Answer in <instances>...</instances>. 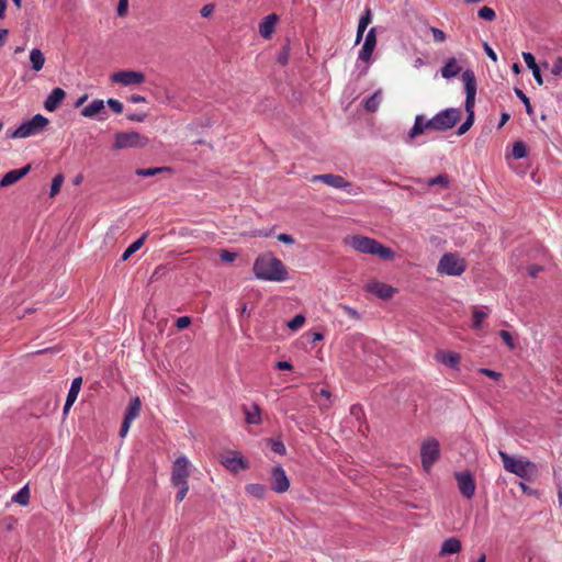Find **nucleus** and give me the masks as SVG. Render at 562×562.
I'll return each mask as SVG.
<instances>
[{
	"label": "nucleus",
	"mask_w": 562,
	"mask_h": 562,
	"mask_svg": "<svg viewBox=\"0 0 562 562\" xmlns=\"http://www.w3.org/2000/svg\"><path fill=\"white\" fill-rule=\"evenodd\" d=\"M111 80L122 86L140 85L145 81V75L135 70H121L112 74Z\"/></svg>",
	"instance_id": "f8f14e48"
},
{
	"label": "nucleus",
	"mask_w": 562,
	"mask_h": 562,
	"mask_svg": "<svg viewBox=\"0 0 562 562\" xmlns=\"http://www.w3.org/2000/svg\"><path fill=\"white\" fill-rule=\"evenodd\" d=\"M341 308L344 310V312L349 315L350 317L355 318V319H359V313L350 307V306H347V305H341Z\"/></svg>",
	"instance_id": "bf43d9fd"
},
{
	"label": "nucleus",
	"mask_w": 562,
	"mask_h": 562,
	"mask_svg": "<svg viewBox=\"0 0 562 562\" xmlns=\"http://www.w3.org/2000/svg\"><path fill=\"white\" fill-rule=\"evenodd\" d=\"M484 50L486 53V55L493 60V61H496L497 60V55L496 53L493 50V48L487 44V43H484Z\"/></svg>",
	"instance_id": "680f3d73"
},
{
	"label": "nucleus",
	"mask_w": 562,
	"mask_h": 562,
	"mask_svg": "<svg viewBox=\"0 0 562 562\" xmlns=\"http://www.w3.org/2000/svg\"><path fill=\"white\" fill-rule=\"evenodd\" d=\"M290 487V481L281 467H276L271 475V488L277 493H284Z\"/></svg>",
	"instance_id": "dca6fc26"
},
{
	"label": "nucleus",
	"mask_w": 562,
	"mask_h": 562,
	"mask_svg": "<svg viewBox=\"0 0 562 562\" xmlns=\"http://www.w3.org/2000/svg\"><path fill=\"white\" fill-rule=\"evenodd\" d=\"M381 90L375 91L370 98H368L364 102V108L368 112H375L381 103Z\"/></svg>",
	"instance_id": "7c9ffc66"
},
{
	"label": "nucleus",
	"mask_w": 562,
	"mask_h": 562,
	"mask_svg": "<svg viewBox=\"0 0 562 562\" xmlns=\"http://www.w3.org/2000/svg\"><path fill=\"white\" fill-rule=\"evenodd\" d=\"M130 101H131L132 103H145L147 100H146V98H145V97H143V95H139V94H132V95L130 97Z\"/></svg>",
	"instance_id": "0e129e2a"
},
{
	"label": "nucleus",
	"mask_w": 562,
	"mask_h": 562,
	"mask_svg": "<svg viewBox=\"0 0 562 562\" xmlns=\"http://www.w3.org/2000/svg\"><path fill=\"white\" fill-rule=\"evenodd\" d=\"M311 181H322L329 187L344 190H347L349 187H351V183L347 181L344 177L333 173L315 175L311 178Z\"/></svg>",
	"instance_id": "2eb2a0df"
},
{
	"label": "nucleus",
	"mask_w": 562,
	"mask_h": 562,
	"mask_svg": "<svg viewBox=\"0 0 562 562\" xmlns=\"http://www.w3.org/2000/svg\"><path fill=\"white\" fill-rule=\"evenodd\" d=\"M12 502L26 506L30 503L29 486H23L16 494L13 495Z\"/></svg>",
	"instance_id": "f704fd0d"
},
{
	"label": "nucleus",
	"mask_w": 562,
	"mask_h": 562,
	"mask_svg": "<svg viewBox=\"0 0 562 562\" xmlns=\"http://www.w3.org/2000/svg\"><path fill=\"white\" fill-rule=\"evenodd\" d=\"M480 372L491 379L498 380L502 374L499 372L493 371L491 369L483 368L480 370Z\"/></svg>",
	"instance_id": "4d7b16f0"
},
{
	"label": "nucleus",
	"mask_w": 562,
	"mask_h": 562,
	"mask_svg": "<svg viewBox=\"0 0 562 562\" xmlns=\"http://www.w3.org/2000/svg\"><path fill=\"white\" fill-rule=\"evenodd\" d=\"M376 46V29L371 27L366 36L362 48L359 52L358 58L368 63L371 59L372 53Z\"/></svg>",
	"instance_id": "f3484780"
},
{
	"label": "nucleus",
	"mask_w": 562,
	"mask_h": 562,
	"mask_svg": "<svg viewBox=\"0 0 562 562\" xmlns=\"http://www.w3.org/2000/svg\"><path fill=\"white\" fill-rule=\"evenodd\" d=\"M214 12V5L209 3L202 7L200 13L203 18H210Z\"/></svg>",
	"instance_id": "6e6d98bb"
},
{
	"label": "nucleus",
	"mask_w": 562,
	"mask_h": 562,
	"mask_svg": "<svg viewBox=\"0 0 562 562\" xmlns=\"http://www.w3.org/2000/svg\"><path fill=\"white\" fill-rule=\"evenodd\" d=\"M486 317H487L486 312H484L477 307H474L473 312H472V319H473L472 328L475 330L481 329L482 323L486 319Z\"/></svg>",
	"instance_id": "72a5a7b5"
},
{
	"label": "nucleus",
	"mask_w": 562,
	"mask_h": 562,
	"mask_svg": "<svg viewBox=\"0 0 562 562\" xmlns=\"http://www.w3.org/2000/svg\"><path fill=\"white\" fill-rule=\"evenodd\" d=\"M30 60H31V64H32V68L35 70V71H40L43 69L44 67V64H45V56L44 54L42 53L41 49L38 48H33L30 53Z\"/></svg>",
	"instance_id": "cd10ccee"
},
{
	"label": "nucleus",
	"mask_w": 562,
	"mask_h": 562,
	"mask_svg": "<svg viewBox=\"0 0 562 562\" xmlns=\"http://www.w3.org/2000/svg\"><path fill=\"white\" fill-rule=\"evenodd\" d=\"M305 324V316L303 314L295 315L291 321L288 322V328L295 331Z\"/></svg>",
	"instance_id": "58836bf2"
},
{
	"label": "nucleus",
	"mask_w": 562,
	"mask_h": 562,
	"mask_svg": "<svg viewBox=\"0 0 562 562\" xmlns=\"http://www.w3.org/2000/svg\"><path fill=\"white\" fill-rule=\"evenodd\" d=\"M541 270H542V268H541L540 266H536V265H533V266H530V267L528 268V273H529V276H530V277H532V278H537V277H538V273H539Z\"/></svg>",
	"instance_id": "e2e57ef3"
},
{
	"label": "nucleus",
	"mask_w": 562,
	"mask_h": 562,
	"mask_svg": "<svg viewBox=\"0 0 562 562\" xmlns=\"http://www.w3.org/2000/svg\"><path fill=\"white\" fill-rule=\"evenodd\" d=\"M465 270V262L453 254H445L439 260L437 271L440 274L461 276Z\"/></svg>",
	"instance_id": "0eeeda50"
},
{
	"label": "nucleus",
	"mask_w": 562,
	"mask_h": 562,
	"mask_svg": "<svg viewBox=\"0 0 562 562\" xmlns=\"http://www.w3.org/2000/svg\"><path fill=\"white\" fill-rule=\"evenodd\" d=\"M277 238L279 241L288 244V245H293L295 241L291 235L285 234V233L279 234Z\"/></svg>",
	"instance_id": "13d9d810"
},
{
	"label": "nucleus",
	"mask_w": 562,
	"mask_h": 562,
	"mask_svg": "<svg viewBox=\"0 0 562 562\" xmlns=\"http://www.w3.org/2000/svg\"><path fill=\"white\" fill-rule=\"evenodd\" d=\"M148 142L147 136L137 132H121L115 134L113 149L143 148Z\"/></svg>",
	"instance_id": "423d86ee"
},
{
	"label": "nucleus",
	"mask_w": 562,
	"mask_h": 562,
	"mask_svg": "<svg viewBox=\"0 0 562 562\" xmlns=\"http://www.w3.org/2000/svg\"><path fill=\"white\" fill-rule=\"evenodd\" d=\"M366 289L368 292L373 293L383 300L391 299L395 293V289L393 286L380 281L370 282L367 284Z\"/></svg>",
	"instance_id": "a211bd4d"
},
{
	"label": "nucleus",
	"mask_w": 562,
	"mask_h": 562,
	"mask_svg": "<svg viewBox=\"0 0 562 562\" xmlns=\"http://www.w3.org/2000/svg\"><path fill=\"white\" fill-rule=\"evenodd\" d=\"M440 453L439 442L436 439H428L422 445V463L426 471L438 460Z\"/></svg>",
	"instance_id": "1a4fd4ad"
},
{
	"label": "nucleus",
	"mask_w": 562,
	"mask_h": 562,
	"mask_svg": "<svg viewBox=\"0 0 562 562\" xmlns=\"http://www.w3.org/2000/svg\"><path fill=\"white\" fill-rule=\"evenodd\" d=\"M279 370H292V364L289 361H279L277 363Z\"/></svg>",
	"instance_id": "69168bd1"
},
{
	"label": "nucleus",
	"mask_w": 562,
	"mask_h": 562,
	"mask_svg": "<svg viewBox=\"0 0 562 562\" xmlns=\"http://www.w3.org/2000/svg\"><path fill=\"white\" fill-rule=\"evenodd\" d=\"M330 392L326 389H322L318 393H317V401H318V404L322 408H327L329 407V400H330Z\"/></svg>",
	"instance_id": "ea45409f"
},
{
	"label": "nucleus",
	"mask_w": 562,
	"mask_h": 562,
	"mask_svg": "<svg viewBox=\"0 0 562 562\" xmlns=\"http://www.w3.org/2000/svg\"><path fill=\"white\" fill-rule=\"evenodd\" d=\"M429 30H430V32L432 34V37H434V41L436 43H442V42L446 41L447 35H446V33L442 30L434 27V26H431Z\"/></svg>",
	"instance_id": "49530a36"
},
{
	"label": "nucleus",
	"mask_w": 562,
	"mask_h": 562,
	"mask_svg": "<svg viewBox=\"0 0 562 562\" xmlns=\"http://www.w3.org/2000/svg\"><path fill=\"white\" fill-rule=\"evenodd\" d=\"M105 113L103 100L95 99L89 105L81 110V115L85 117H94L98 114Z\"/></svg>",
	"instance_id": "5701e85b"
},
{
	"label": "nucleus",
	"mask_w": 562,
	"mask_h": 562,
	"mask_svg": "<svg viewBox=\"0 0 562 562\" xmlns=\"http://www.w3.org/2000/svg\"><path fill=\"white\" fill-rule=\"evenodd\" d=\"M522 58L528 66L529 69H531L532 75L539 86L543 85V79L540 72V68L538 67L535 56L531 53H522Z\"/></svg>",
	"instance_id": "b1692460"
},
{
	"label": "nucleus",
	"mask_w": 562,
	"mask_h": 562,
	"mask_svg": "<svg viewBox=\"0 0 562 562\" xmlns=\"http://www.w3.org/2000/svg\"><path fill=\"white\" fill-rule=\"evenodd\" d=\"M108 105L110 106V109L115 112V113H122L123 111V104L116 100V99H109L106 101Z\"/></svg>",
	"instance_id": "8fccbe9b"
},
{
	"label": "nucleus",
	"mask_w": 562,
	"mask_h": 562,
	"mask_svg": "<svg viewBox=\"0 0 562 562\" xmlns=\"http://www.w3.org/2000/svg\"><path fill=\"white\" fill-rule=\"evenodd\" d=\"M271 449L280 456H283L286 452L284 443L280 440H271Z\"/></svg>",
	"instance_id": "de8ad7c7"
},
{
	"label": "nucleus",
	"mask_w": 562,
	"mask_h": 562,
	"mask_svg": "<svg viewBox=\"0 0 562 562\" xmlns=\"http://www.w3.org/2000/svg\"><path fill=\"white\" fill-rule=\"evenodd\" d=\"M344 243L359 254L378 256L383 260H393L395 257V252L391 248L363 235L347 236Z\"/></svg>",
	"instance_id": "f03ea898"
},
{
	"label": "nucleus",
	"mask_w": 562,
	"mask_h": 562,
	"mask_svg": "<svg viewBox=\"0 0 562 562\" xmlns=\"http://www.w3.org/2000/svg\"><path fill=\"white\" fill-rule=\"evenodd\" d=\"M8 30L0 29V47L4 45L7 41Z\"/></svg>",
	"instance_id": "338daca9"
},
{
	"label": "nucleus",
	"mask_w": 562,
	"mask_h": 562,
	"mask_svg": "<svg viewBox=\"0 0 562 562\" xmlns=\"http://www.w3.org/2000/svg\"><path fill=\"white\" fill-rule=\"evenodd\" d=\"M454 477L457 480L458 488L462 496H464L468 499H471L474 496L476 490L473 475L469 471H463L456 472Z\"/></svg>",
	"instance_id": "9d476101"
},
{
	"label": "nucleus",
	"mask_w": 562,
	"mask_h": 562,
	"mask_svg": "<svg viewBox=\"0 0 562 562\" xmlns=\"http://www.w3.org/2000/svg\"><path fill=\"white\" fill-rule=\"evenodd\" d=\"M498 453L503 461L504 469L507 472L514 473L520 477H526L528 475L529 468L532 467L531 462L515 459L504 451H499Z\"/></svg>",
	"instance_id": "6e6552de"
},
{
	"label": "nucleus",
	"mask_w": 562,
	"mask_h": 562,
	"mask_svg": "<svg viewBox=\"0 0 562 562\" xmlns=\"http://www.w3.org/2000/svg\"><path fill=\"white\" fill-rule=\"evenodd\" d=\"M427 184L429 187L440 186L442 188H447L448 184H449V179H448V177L446 175H439L437 177L429 178L427 180Z\"/></svg>",
	"instance_id": "a19ab883"
},
{
	"label": "nucleus",
	"mask_w": 562,
	"mask_h": 562,
	"mask_svg": "<svg viewBox=\"0 0 562 562\" xmlns=\"http://www.w3.org/2000/svg\"><path fill=\"white\" fill-rule=\"evenodd\" d=\"M254 272L258 279L282 282L288 279V270L283 262L272 252L259 256L254 263Z\"/></svg>",
	"instance_id": "f257e3e1"
},
{
	"label": "nucleus",
	"mask_w": 562,
	"mask_h": 562,
	"mask_svg": "<svg viewBox=\"0 0 562 562\" xmlns=\"http://www.w3.org/2000/svg\"><path fill=\"white\" fill-rule=\"evenodd\" d=\"M527 153H528L527 146L524 142L518 140V142L514 143L513 151H512L514 158L521 159L527 156Z\"/></svg>",
	"instance_id": "e433bc0d"
},
{
	"label": "nucleus",
	"mask_w": 562,
	"mask_h": 562,
	"mask_svg": "<svg viewBox=\"0 0 562 562\" xmlns=\"http://www.w3.org/2000/svg\"><path fill=\"white\" fill-rule=\"evenodd\" d=\"M279 20V16L276 13H271L267 15L263 21L259 24V34L266 38L269 40L273 32L276 24Z\"/></svg>",
	"instance_id": "412c9836"
},
{
	"label": "nucleus",
	"mask_w": 562,
	"mask_h": 562,
	"mask_svg": "<svg viewBox=\"0 0 562 562\" xmlns=\"http://www.w3.org/2000/svg\"><path fill=\"white\" fill-rule=\"evenodd\" d=\"M142 408V402L138 396L131 400L128 407L126 409L121 429L120 436L125 437L130 430L132 423L139 416Z\"/></svg>",
	"instance_id": "9b49d317"
},
{
	"label": "nucleus",
	"mask_w": 562,
	"mask_h": 562,
	"mask_svg": "<svg viewBox=\"0 0 562 562\" xmlns=\"http://www.w3.org/2000/svg\"><path fill=\"white\" fill-rule=\"evenodd\" d=\"M438 359L446 366L457 369L460 362V355L456 352L442 353Z\"/></svg>",
	"instance_id": "473e14b6"
},
{
	"label": "nucleus",
	"mask_w": 562,
	"mask_h": 562,
	"mask_svg": "<svg viewBox=\"0 0 562 562\" xmlns=\"http://www.w3.org/2000/svg\"><path fill=\"white\" fill-rule=\"evenodd\" d=\"M128 11V0H119L117 4V15L125 16Z\"/></svg>",
	"instance_id": "3c124183"
},
{
	"label": "nucleus",
	"mask_w": 562,
	"mask_h": 562,
	"mask_svg": "<svg viewBox=\"0 0 562 562\" xmlns=\"http://www.w3.org/2000/svg\"><path fill=\"white\" fill-rule=\"evenodd\" d=\"M499 336L510 349L515 348V342L509 331L501 330Z\"/></svg>",
	"instance_id": "09e8293b"
},
{
	"label": "nucleus",
	"mask_w": 562,
	"mask_h": 562,
	"mask_svg": "<svg viewBox=\"0 0 562 562\" xmlns=\"http://www.w3.org/2000/svg\"><path fill=\"white\" fill-rule=\"evenodd\" d=\"M551 72L554 75V76H559L561 72H562V57H558L553 65H552V69H551Z\"/></svg>",
	"instance_id": "864d4df0"
},
{
	"label": "nucleus",
	"mask_w": 562,
	"mask_h": 562,
	"mask_svg": "<svg viewBox=\"0 0 562 562\" xmlns=\"http://www.w3.org/2000/svg\"><path fill=\"white\" fill-rule=\"evenodd\" d=\"M462 544L458 538L451 537L443 541L440 555L454 554L461 551Z\"/></svg>",
	"instance_id": "a878e982"
},
{
	"label": "nucleus",
	"mask_w": 562,
	"mask_h": 562,
	"mask_svg": "<svg viewBox=\"0 0 562 562\" xmlns=\"http://www.w3.org/2000/svg\"><path fill=\"white\" fill-rule=\"evenodd\" d=\"M221 463L229 471L236 473L244 470L246 464L239 452L225 451L220 457Z\"/></svg>",
	"instance_id": "4468645a"
},
{
	"label": "nucleus",
	"mask_w": 562,
	"mask_h": 562,
	"mask_svg": "<svg viewBox=\"0 0 562 562\" xmlns=\"http://www.w3.org/2000/svg\"><path fill=\"white\" fill-rule=\"evenodd\" d=\"M460 71L461 67L458 65V61L454 57L449 58L440 70L441 76L446 79L456 77L460 74Z\"/></svg>",
	"instance_id": "393cba45"
},
{
	"label": "nucleus",
	"mask_w": 562,
	"mask_h": 562,
	"mask_svg": "<svg viewBox=\"0 0 562 562\" xmlns=\"http://www.w3.org/2000/svg\"><path fill=\"white\" fill-rule=\"evenodd\" d=\"M371 20H372L371 10L369 8H367L358 23L356 43H359L362 40L363 33H364L366 29L368 27V25L371 23Z\"/></svg>",
	"instance_id": "bb28decb"
},
{
	"label": "nucleus",
	"mask_w": 562,
	"mask_h": 562,
	"mask_svg": "<svg viewBox=\"0 0 562 562\" xmlns=\"http://www.w3.org/2000/svg\"><path fill=\"white\" fill-rule=\"evenodd\" d=\"M173 485L179 488V491L176 495V501L178 503H181L184 499V497L187 496V493L189 491V484L188 483H178V484H173Z\"/></svg>",
	"instance_id": "c03bdc74"
},
{
	"label": "nucleus",
	"mask_w": 562,
	"mask_h": 562,
	"mask_svg": "<svg viewBox=\"0 0 562 562\" xmlns=\"http://www.w3.org/2000/svg\"><path fill=\"white\" fill-rule=\"evenodd\" d=\"M268 490L265 485L260 484H251L248 485V493L254 495L255 497L262 499L266 497Z\"/></svg>",
	"instance_id": "4c0bfd02"
},
{
	"label": "nucleus",
	"mask_w": 562,
	"mask_h": 562,
	"mask_svg": "<svg viewBox=\"0 0 562 562\" xmlns=\"http://www.w3.org/2000/svg\"><path fill=\"white\" fill-rule=\"evenodd\" d=\"M425 123L426 122H424V117L422 115H417L415 117L414 125L408 134V137L413 139L416 136L423 134L425 130H429L428 127L425 126Z\"/></svg>",
	"instance_id": "2f4dec72"
},
{
	"label": "nucleus",
	"mask_w": 562,
	"mask_h": 562,
	"mask_svg": "<svg viewBox=\"0 0 562 562\" xmlns=\"http://www.w3.org/2000/svg\"><path fill=\"white\" fill-rule=\"evenodd\" d=\"M49 121L42 114L34 115L31 120L23 122L16 130L7 132L10 138H26L40 134L48 125Z\"/></svg>",
	"instance_id": "39448f33"
},
{
	"label": "nucleus",
	"mask_w": 562,
	"mask_h": 562,
	"mask_svg": "<svg viewBox=\"0 0 562 562\" xmlns=\"http://www.w3.org/2000/svg\"><path fill=\"white\" fill-rule=\"evenodd\" d=\"M30 170H31L30 165H27L23 168H20V169L10 170L2 177V179L0 181V188H4V187H9L11 184H14L20 179H22L24 176H26Z\"/></svg>",
	"instance_id": "aec40b11"
},
{
	"label": "nucleus",
	"mask_w": 562,
	"mask_h": 562,
	"mask_svg": "<svg viewBox=\"0 0 562 562\" xmlns=\"http://www.w3.org/2000/svg\"><path fill=\"white\" fill-rule=\"evenodd\" d=\"M462 117L460 109H446L425 123L429 130L443 132L452 128Z\"/></svg>",
	"instance_id": "20e7f679"
},
{
	"label": "nucleus",
	"mask_w": 562,
	"mask_h": 562,
	"mask_svg": "<svg viewBox=\"0 0 562 562\" xmlns=\"http://www.w3.org/2000/svg\"><path fill=\"white\" fill-rule=\"evenodd\" d=\"M220 257L222 261L232 262L236 258V254L228 250H222Z\"/></svg>",
	"instance_id": "5fc2aeb1"
},
{
	"label": "nucleus",
	"mask_w": 562,
	"mask_h": 562,
	"mask_svg": "<svg viewBox=\"0 0 562 562\" xmlns=\"http://www.w3.org/2000/svg\"><path fill=\"white\" fill-rule=\"evenodd\" d=\"M64 182V177L61 175H57L54 177L50 186V196H55L61 188V184Z\"/></svg>",
	"instance_id": "37998d69"
},
{
	"label": "nucleus",
	"mask_w": 562,
	"mask_h": 562,
	"mask_svg": "<svg viewBox=\"0 0 562 562\" xmlns=\"http://www.w3.org/2000/svg\"><path fill=\"white\" fill-rule=\"evenodd\" d=\"M515 93L522 101V103L525 104L526 112L528 114H531L532 113V108H531L529 98L518 88H515Z\"/></svg>",
	"instance_id": "a18cd8bd"
},
{
	"label": "nucleus",
	"mask_w": 562,
	"mask_h": 562,
	"mask_svg": "<svg viewBox=\"0 0 562 562\" xmlns=\"http://www.w3.org/2000/svg\"><path fill=\"white\" fill-rule=\"evenodd\" d=\"M171 168L169 167H153V168H140L137 169L135 172L139 177H154L156 175L162 173V172H170Z\"/></svg>",
	"instance_id": "c756f323"
},
{
	"label": "nucleus",
	"mask_w": 562,
	"mask_h": 562,
	"mask_svg": "<svg viewBox=\"0 0 562 562\" xmlns=\"http://www.w3.org/2000/svg\"><path fill=\"white\" fill-rule=\"evenodd\" d=\"M146 116L147 115L145 113H142V114H138V113L127 114V119L130 121H134V122H144Z\"/></svg>",
	"instance_id": "052dcab7"
},
{
	"label": "nucleus",
	"mask_w": 562,
	"mask_h": 562,
	"mask_svg": "<svg viewBox=\"0 0 562 562\" xmlns=\"http://www.w3.org/2000/svg\"><path fill=\"white\" fill-rule=\"evenodd\" d=\"M88 100V94H83L75 102V108L81 106Z\"/></svg>",
	"instance_id": "774afa93"
},
{
	"label": "nucleus",
	"mask_w": 562,
	"mask_h": 562,
	"mask_svg": "<svg viewBox=\"0 0 562 562\" xmlns=\"http://www.w3.org/2000/svg\"><path fill=\"white\" fill-rule=\"evenodd\" d=\"M262 422V413L260 407L257 404H252L248 409V425L249 424H260Z\"/></svg>",
	"instance_id": "c9c22d12"
},
{
	"label": "nucleus",
	"mask_w": 562,
	"mask_h": 562,
	"mask_svg": "<svg viewBox=\"0 0 562 562\" xmlns=\"http://www.w3.org/2000/svg\"><path fill=\"white\" fill-rule=\"evenodd\" d=\"M82 384V378H75L71 382L70 389L67 394L66 403L64 405V414H67L70 407L76 402Z\"/></svg>",
	"instance_id": "4be33fe9"
},
{
	"label": "nucleus",
	"mask_w": 562,
	"mask_h": 562,
	"mask_svg": "<svg viewBox=\"0 0 562 562\" xmlns=\"http://www.w3.org/2000/svg\"><path fill=\"white\" fill-rule=\"evenodd\" d=\"M190 462L186 457H179L173 462L171 482L172 484L188 483L190 475L189 471Z\"/></svg>",
	"instance_id": "ddd939ff"
},
{
	"label": "nucleus",
	"mask_w": 562,
	"mask_h": 562,
	"mask_svg": "<svg viewBox=\"0 0 562 562\" xmlns=\"http://www.w3.org/2000/svg\"><path fill=\"white\" fill-rule=\"evenodd\" d=\"M191 324V318L189 316H181L176 321V326L178 329H184L189 327Z\"/></svg>",
	"instance_id": "603ef678"
},
{
	"label": "nucleus",
	"mask_w": 562,
	"mask_h": 562,
	"mask_svg": "<svg viewBox=\"0 0 562 562\" xmlns=\"http://www.w3.org/2000/svg\"><path fill=\"white\" fill-rule=\"evenodd\" d=\"M462 81L465 90V112L468 113L467 120L459 126L457 134L459 136L465 134L474 123V105L476 95V79L471 69L462 72Z\"/></svg>",
	"instance_id": "7ed1b4c3"
},
{
	"label": "nucleus",
	"mask_w": 562,
	"mask_h": 562,
	"mask_svg": "<svg viewBox=\"0 0 562 562\" xmlns=\"http://www.w3.org/2000/svg\"><path fill=\"white\" fill-rule=\"evenodd\" d=\"M479 18L486 20V21H493L496 18L495 11L490 7H482L477 11Z\"/></svg>",
	"instance_id": "79ce46f5"
},
{
	"label": "nucleus",
	"mask_w": 562,
	"mask_h": 562,
	"mask_svg": "<svg viewBox=\"0 0 562 562\" xmlns=\"http://www.w3.org/2000/svg\"><path fill=\"white\" fill-rule=\"evenodd\" d=\"M148 236V233H144L138 239H136L135 241H133L126 249L125 251L123 252L122 255V260L125 261L127 260L133 254H135L137 250H139L142 248V246L144 245L146 238Z\"/></svg>",
	"instance_id": "c85d7f7f"
},
{
	"label": "nucleus",
	"mask_w": 562,
	"mask_h": 562,
	"mask_svg": "<svg viewBox=\"0 0 562 562\" xmlns=\"http://www.w3.org/2000/svg\"><path fill=\"white\" fill-rule=\"evenodd\" d=\"M66 98V92L61 88H54L44 101V109L48 112L56 111Z\"/></svg>",
	"instance_id": "6ab92c4d"
}]
</instances>
